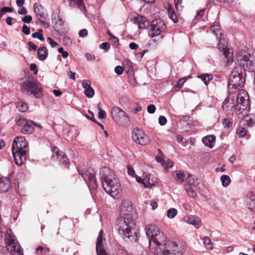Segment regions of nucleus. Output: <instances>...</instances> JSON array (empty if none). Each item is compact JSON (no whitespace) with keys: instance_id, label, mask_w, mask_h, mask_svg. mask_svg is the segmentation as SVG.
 Instances as JSON below:
<instances>
[{"instance_id":"ddd939ff","label":"nucleus","mask_w":255,"mask_h":255,"mask_svg":"<svg viewBox=\"0 0 255 255\" xmlns=\"http://www.w3.org/2000/svg\"><path fill=\"white\" fill-rule=\"evenodd\" d=\"M132 138L133 141L140 145H146L149 142L147 136L144 133L142 129L136 128L132 132Z\"/></svg>"},{"instance_id":"13d9d810","label":"nucleus","mask_w":255,"mask_h":255,"mask_svg":"<svg viewBox=\"0 0 255 255\" xmlns=\"http://www.w3.org/2000/svg\"><path fill=\"white\" fill-rule=\"evenodd\" d=\"M88 31L86 29H83L81 30L79 32V35L81 37H84L87 35Z\"/></svg>"},{"instance_id":"58836bf2","label":"nucleus","mask_w":255,"mask_h":255,"mask_svg":"<svg viewBox=\"0 0 255 255\" xmlns=\"http://www.w3.org/2000/svg\"><path fill=\"white\" fill-rule=\"evenodd\" d=\"M27 120L20 116H17L15 119V122L17 125L19 126H23L24 124H26Z\"/></svg>"},{"instance_id":"7ed1b4c3","label":"nucleus","mask_w":255,"mask_h":255,"mask_svg":"<svg viewBox=\"0 0 255 255\" xmlns=\"http://www.w3.org/2000/svg\"><path fill=\"white\" fill-rule=\"evenodd\" d=\"M238 63L246 72H254L255 71V54L251 50L248 49L240 52L238 56Z\"/></svg>"},{"instance_id":"39448f33","label":"nucleus","mask_w":255,"mask_h":255,"mask_svg":"<svg viewBox=\"0 0 255 255\" xmlns=\"http://www.w3.org/2000/svg\"><path fill=\"white\" fill-rule=\"evenodd\" d=\"M246 73L241 67H235L231 72L229 81V86L238 89L242 88L245 82Z\"/></svg>"},{"instance_id":"4c0bfd02","label":"nucleus","mask_w":255,"mask_h":255,"mask_svg":"<svg viewBox=\"0 0 255 255\" xmlns=\"http://www.w3.org/2000/svg\"><path fill=\"white\" fill-rule=\"evenodd\" d=\"M177 213L176 209L175 208H170L167 212V216L170 219L173 218Z\"/></svg>"},{"instance_id":"864d4df0","label":"nucleus","mask_w":255,"mask_h":255,"mask_svg":"<svg viewBox=\"0 0 255 255\" xmlns=\"http://www.w3.org/2000/svg\"><path fill=\"white\" fill-rule=\"evenodd\" d=\"M123 68L121 66H117L115 68V72L118 75H121L123 73Z\"/></svg>"},{"instance_id":"473e14b6","label":"nucleus","mask_w":255,"mask_h":255,"mask_svg":"<svg viewBox=\"0 0 255 255\" xmlns=\"http://www.w3.org/2000/svg\"><path fill=\"white\" fill-rule=\"evenodd\" d=\"M188 183L189 185H192L194 187L200 188V182L198 179H194L193 176L190 174H188Z\"/></svg>"},{"instance_id":"bf43d9fd","label":"nucleus","mask_w":255,"mask_h":255,"mask_svg":"<svg viewBox=\"0 0 255 255\" xmlns=\"http://www.w3.org/2000/svg\"><path fill=\"white\" fill-rule=\"evenodd\" d=\"M38 19H39V20L42 23H43V24H44V25H47V26H48V24L47 23H45L44 22V20H45V17L44 16V13H42L41 14H38V16H37Z\"/></svg>"},{"instance_id":"f704fd0d","label":"nucleus","mask_w":255,"mask_h":255,"mask_svg":"<svg viewBox=\"0 0 255 255\" xmlns=\"http://www.w3.org/2000/svg\"><path fill=\"white\" fill-rule=\"evenodd\" d=\"M203 243L205 248L208 250H211L213 249V243L211 240L207 237H205L203 239Z\"/></svg>"},{"instance_id":"0eeeda50","label":"nucleus","mask_w":255,"mask_h":255,"mask_svg":"<svg viewBox=\"0 0 255 255\" xmlns=\"http://www.w3.org/2000/svg\"><path fill=\"white\" fill-rule=\"evenodd\" d=\"M100 180L104 189L107 192L106 187L109 186L111 188L114 186V180H119L115 173L109 167H103L100 170Z\"/></svg>"},{"instance_id":"603ef678","label":"nucleus","mask_w":255,"mask_h":255,"mask_svg":"<svg viewBox=\"0 0 255 255\" xmlns=\"http://www.w3.org/2000/svg\"><path fill=\"white\" fill-rule=\"evenodd\" d=\"M32 17L30 15H26L22 18V21L26 23H29L32 21Z\"/></svg>"},{"instance_id":"8fccbe9b","label":"nucleus","mask_w":255,"mask_h":255,"mask_svg":"<svg viewBox=\"0 0 255 255\" xmlns=\"http://www.w3.org/2000/svg\"><path fill=\"white\" fill-rule=\"evenodd\" d=\"M58 52L62 54V55L63 58H65L68 56V52L64 51L63 47H60L58 50Z\"/></svg>"},{"instance_id":"2eb2a0df","label":"nucleus","mask_w":255,"mask_h":255,"mask_svg":"<svg viewBox=\"0 0 255 255\" xmlns=\"http://www.w3.org/2000/svg\"><path fill=\"white\" fill-rule=\"evenodd\" d=\"M12 151L15 163L18 165H22L26 159L27 150L12 148Z\"/></svg>"},{"instance_id":"a19ab883","label":"nucleus","mask_w":255,"mask_h":255,"mask_svg":"<svg viewBox=\"0 0 255 255\" xmlns=\"http://www.w3.org/2000/svg\"><path fill=\"white\" fill-rule=\"evenodd\" d=\"M98 109L99 110V118L100 119H105L106 116V113L105 111L101 109L100 104L98 105Z\"/></svg>"},{"instance_id":"423d86ee","label":"nucleus","mask_w":255,"mask_h":255,"mask_svg":"<svg viewBox=\"0 0 255 255\" xmlns=\"http://www.w3.org/2000/svg\"><path fill=\"white\" fill-rule=\"evenodd\" d=\"M5 236L6 250L13 255H22V249L18 242L14 239L11 230H6Z\"/></svg>"},{"instance_id":"774afa93","label":"nucleus","mask_w":255,"mask_h":255,"mask_svg":"<svg viewBox=\"0 0 255 255\" xmlns=\"http://www.w3.org/2000/svg\"><path fill=\"white\" fill-rule=\"evenodd\" d=\"M7 250L0 246V255H7Z\"/></svg>"},{"instance_id":"a878e982","label":"nucleus","mask_w":255,"mask_h":255,"mask_svg":"<svg viewBox=\"0 0 255 255\" xmlns=\"http://www.w3.org/2000/svg\"><path fill=\"white\" fill-rule=\"evenodd\" d=\"M175 180L179 183H181L185 180H188V176L186 177L184 171L181 170H177L172 173Z\"/></svg>"},{"instance_id":"79ce46f5","label":"nucleus","mask_w":255,"mask_h":255,"mask_svg":"<svg viewBox=\"0 0 255 255\" xmlns=\"http://www.w3.org/2000/svg\"><path fill=\"white\" fill-rule=\"evenodd\" d=\"M186 192L189 196L191 197H194L196 195V193L192 187L186 188Z\"/></svg>"},{"instance_id":"bb28decb","label":"nucleus","mask_w":255,"mask_h":255,"mask_svg":"<svg viewBox=\"0 0 255 255\" xmlns=\"http://www.w3.org/2000/svg\"><path fill=\"white\" fill-rule=\"evenodd\" d=\"M216 139V137L214 135H209L205 136L202 138V141L205 145L208 146L210 148L213 147Z\"/></svg>"},{"instance_id":"37998d69","label":"nucleus","mask_w":255,"mask_h":255,"mask_svg":"<svg viewBox=\"0 0 255 255\" xmlns=\"http://www.w3.org/2000/svg\"><path fill=\"white\" fill-rule=\"evenodd\" d=\"M32 36L33 38H37L41 41H44V38L43 34L40 32H36L32 34Z\"/></svg>"},{"instance_id":"de8ad7c7","label":"nucleus","mask_w":255,"mask_h":255,"mask_svg":"<svg viewBox=\"0 0 255 255\" xmlns=\"http://www.w3.org/2000/svg\"><path fill=\"white\" fill-rule=\"evenodd\" d=\"M158 121H159V124L161 126L165 125L167 122L166 118L163 116H159Z\"/></svg>"},{"instance_id":"9b49d317","label":"nucleus","mask_w":255,"mask_h":255,"mask_svg":"<svg viewBox=\"0 0 255 255\" xmlns=\"http://www.w3.org/2000/svg\"><path fill=\"white\" fill-rule=\"evenodd\" d=\"M165 29L164 22L161 19L153 20L150 25L149 30V35L153 37L161 34Z\"/></svg>"},{"instance_id":"69168bd1","label":"nucleus","mask_w":255,"mask_h":255,"mask_svg":"<svg viewBox=\"0 0 255 255\" xmlns=\"http://www.w3.org/2000/svg\"><path fill=\"white\" fill-rule=\"evenodd\" d=\"M75 74H76L75 72H73L71 71H70L68 72H67V75L68 76V77L70 79H71L74 80L75 79Z\"/></svg>"},{"instance_id":"4d7b16f0","label":"nucleus","mask_w":255,"mask_h":255,"mask_svg":"<svg viewBox=\"0 0 255 255\" xmlns=\"http://www.w3.org/2000/svg\"><path fill=\"white\" fill-rule=\"evenodd\" d=\"M156 108L154 105H150L147 107V112L150 114H153L155 112Z\"/></svg>"},{"instance_id":"052dcab7","label":"nucleus","mask_w":255,"mask_h":255,"mask_svg":"<svg viewBox=\"0 0 255 255\" xmlns=\"http://www.w3.org/2000/svg\"><path fill=\"white\" fill-rule=\"evenodd\" d=\"M223 124L225 127L229 128L232 124L230 120L225 119L223 121Z\"/></svg>"},{"instance_id":"cd10ccee","label":"nucleus","mask_w":255,"mask_h":255,"mask_svg":"<svg viewBox=\"0 0 255 255\" xmlns=\"http://www.w3.org/2000/svg\"><path fill=\"white\" fill-rule=\"evenodd\" d=\"M32 121L29 120L26 121V124H24L23 127L21 129V132L24 134H31L34 130V128L31 124Z\"/></svg>"},{"instance_id":"6e6552de","label":"nucleus","mask_w":255,"mask_h":255,"mask_svg":"<svg viewBox=\"0 0 255 255\" xmlns=\"http://www.w3.org/2000/svg\"><path fill=\"white\" fill-rule=\"evenodd\" d=\"M113 120L119 126H126L129 122V118L126 113L119 107H113L111 110Z\"/></svg>"},{"instance_id":"6e6d98bb","label":"nucleus","mask_w":255,"mask_h":255,"mask_svg":"<svg viewBox=\"0 0 255 255\" xmlns=\"http://www.w3.org/2000/svg\"><path fill=\"white\" fill-rule=\"evenodd\" d=\"M30 70L33 72V74L36 75L38 73V70L37 68V66L35 64L32 63L31 64L30 66Z\"/></svg>"},{"instance_id":"49530a36","label":"nucleus","mask_w":255,"mask_h":255,"mask_svg":"<svg viewBox=\"0 0 255 255\" xmlns=\"http://www.w3.org/2000/svg\"><path fill=\"white\" fill-rule=\"evenodd\" d=\"M100 48L105 50H108L110 48V45L108 42H104L99 45Z\"/></svg>"},{"instance_id":"c756f323","label":"nucleus","mask_w":255,"mask_h":255,"mask_svg":"<svg viewBox=\"0 0 255 255\" xmlns=\"http://www.w3.org/2000/svg\"><path fill=\"white\" fill-rule=\"evenodd\" d=\"M197 77L199 79H200L207 86L208 83L213 80V76L211 74H204L200 75H198Z\"/></svg>"},{"instance_id":"a211bd4d","label":"nucleus","mask_w":255,"mask_h":255,"mask_svg":"<svg viewBox=\"0 0 255 255\" xmlns=\"http://www.w3.org/2000/svg\"><path fill=\"white\" fill-rule=\"evenodd\" d=\"M27 146V142L25 139L22 136H18L14 140L12 148H17L18 150H26L25 148Z\"/></svg>"},{"instance_id":"20e7f679","label":"nucleus","mask_w":255,"mask_h":255,"mask_svg":"<svg viewBox=\"0 0 255 255\" xmlns=\"http://www.w3.org/2000/svg\"><path fill=\"white\" fill-rule=\"evenodd\" d=\"M21 90L28 95H33L35 98H39L42 96L41 88L36 79L32 77L24 79L21 85Z\"/></svg>"},{"instance_id":"393cba45","label":"nucleus","mask_w":255,"mask_h":255,"mask_svg":"<svg viewBox=\"0 0 255 255\" xmlns=\"http://www.w3.org/2000/svg\"><path fill=\"white\" fill-rule=\"evenodd\" d=\"M156 160L160 162L161 165L166 168H171L173 166V163L172 161H169L163 157V154H158L156 157Z\"/></svg>"},{"instance_id":"0e129e2a","label":"nucleus","mask_w":255,"mask_h":255,"mask_svg":"<svg viewBox=\"0 0 255 255\" xmlns=\"http://www.w3.org/2000/svg\"><path fill=\"white\" fill-rule=\"evenodd\" d=\"M129 47L131 49L136 50L138 48V45L134 42H131L129 44Z\"/></svg>"},{"instance_id":"680f3d73","label":"nucleus","mask_w":255,"mask_h":255,"mask_svg":"<svg viewBox=\"0 0 255 255\" xmlns=\"http://www.w3.org/2000/svg\"><path fill=\"white\" fill-rule=\"evenodd\" d=\"M28 45L29 47L30 50L36 51L37 49V46L31 41L28 42Z\"/></svg>"},{"instance_id":"c03bdc74","label":"nucleus","mask_w":255,"mask_h":255,"mask_svg":"<svg viewBox=\"0 0 255 255\" xmlns=\"http://www.w3.org/2000/svg\"><path fill=\"white\" fill-rule=\"evenodd\" d=\"M247 131L245 128L240 127L238 128L237 133L240 136H244L246 134Z\"/></svg>"},{"instance_id":"09e8293b","label":"nucleus","mask_w":255,"mask_h":255,"mask_svg":"<svg viewBox=\"0 0 255 255\" xmlns=\"http://www.w3.org/2000/svg\"><path fill=\"white\" fill-rule=\"evenodd\" d=\"M127 169L129 175L133 177L136 175L135 174L134 170H133L131 165H128Z\"/></svg>"},{"instance_id":"f03ea898","label":"nucleus","mask_w":255,"mask_h":255,"mask_svg":"<svg viewBox=\"0 0 255 255\" xmlns=\"http://www.w3.org/2000/svg\"><path fill=\"white\" fill-rule=\"evenodd\" d=\"M133 212L130 201L123 200L120 206V218L117 226L119 233L128 239H134L136 234L135 224L132 216Z\"/></svg>"},{"instance_id":"3c124183","label":"nucleus","mask_w":255,"mask_h":255,"mask_svg":"<svg viewBox=\"0 0 255 255\" xmlns=\"http://www.w3.org/2000/svg\"><path fill=\"white\" fill-rule=\"evenodd\" d=\"M13 9L11 7H3L0 9V12L2 14V15L5 13L6 12H11L12 11Z\"/></svg>"},{"instance_id":"e2e57ef3","label":"nucleus","mask_w":255,"mask_h":255,"mask_svg":"<svg viewBox=\"0 0 255 255\" xmlns=\"http://www.w3.org/2000/svg\"><path fill=\"white\" fill-rule=\"evenodd\" d=\"M27 10L24 7H22L20 9L18 10V13L21 15H24L27 14Z\"/></svg>"},{"instance_id":"412c9836","label":"nucleus","mask_w":255,"mask_h":255,"mask_svg":"<svg viewBox=\"0 0 255 255\" xmlns=\"http://www.w3.org/2000/svg\"><path fill=\"white\" fill-rule=\"evenodd\" d=\"M145 231L146 236L149 240L154 237V234H157L160 230L154 225H147L145 227Z\"/></svg>"},{"instance_id":"f8f14e48","label":"nucleus","mask_w":255,"mask_h":255,"mask_svg":"<svg viewBox=\"0 0 255 255\" xmlns=\"http://www.w3.org/2000/svg\"><path fill=\"white\" fill-rule=\"evenodd\" d=\"M211 31L216 36L217 39L219 40V49L222 51L223 54L225 56V57L228 58L227 52H228V54H229V52H228V49L226 45L224 44H223L221 41V36L222 35V33L221 32L220 28L219 25L217 23L216 24H214L210 27Z\"/></svg>"},{"instance_id":"aec40b11","label":"nucleus","mask_w":255,"mask_h":255,"mask_svg":"<svg viewBox=\"0 0 255 255\" xmlns=\"http://www.w3.org/2000/svg\"><path fill=\"white\" fill-rule=\"evenodd\" d=\"M52 152L55 153V155L53 154L51 156L54 160L58 159L63 163L68 162V158L65 154L61 151H59L57 147H54L52 149Z\"/></svg>"},{"instance_id":"f257e3e1","label":"nucleus","mask_w":255,"mask_h":255,"mask_svg":"<svg viewBox=\"0 0 255 255\" xmlns=\"http://www.w3.org/2000/svg\"><path fill=\"white\" fill-rule=\"evenodd\" d=\"M149 247L154 255H182L185 244L180 241H169L161 231L149 240Z\"/></svg>"},{"instance_id":"1a4fd4ad","label":"nucleus","mask_w":255,"mask_h":255,"mask_svg":"<svg viewBox=\"0 0 255 255\" xmlns=\"http://www.w3.org/2000/svg\"><path fill=\"white\" fill-rule=\"evenodd\" d=\"M78 172L89 188L95 189L97 187L95 173L92 168L89 167L85 169H79Z\"/></svg>"},{"instance_id":"c85d7f7f","label":"nucleus","mask_w":255,"mask_h":255,"mask_svg":"<svg viewBox=\"0 0 255 255\" xmlns=\"http://www.w3.org/2000/svg\"><path fill=\"white\" fill-rule=\"evenodd\" d=\"M48 51L46 47H40L38 50L37 55L39 59L40 60H45L48 56Z\"/></svg>"},{"instance_id":"dca6fc26","label":"nucleus","mask_w":255,"mask_h":255,"mask_svg":"<svg viewBox=\"0 0 255 255\" xmlns=\"http://www.w3.org/2000/svg\"><path fill=\"white\" fill-rule=\"evenodd\" d=\"M113 183H115L114 186L111 188L108 186L106 187L107 193L115 199L119 198L121 195V184L119 180H114Z\"/></svg>"},{"instance_id":"9d476101","label":"nucleus","mask_w":255,"mask_h":255,"mask_svg":"<svg viewBox=\"0 0 255 255\" xmlns=\"http://www.w3.org/2000/svg\"><path fill=\"white\" fill-rule=\"evenodd\" d=\"M236 104L237 108L241 113L245 110H248L249 106V96L247 91L244 90H240L237 96Z\"/></svg>"},{"instance_id":"7c9ffc66","label":"nucleus","mask_w":255,"mask_h":255,"mask_svg":"<svg viewBox=\"0 0 255 255\" xmlns=\"http://www.w3.org/2000/svg\"><path fill=\"white\" fill-rule=\"evenodd\" d=\"M248 208L255 213V194L252 195L247 201Z\"/></svg>"},{"instance_id":"b1692460","label":"nucleus","mask_w":255,"mask_h":255,"mask_svg":"<svg viewBox=\"0 0 255 255\" xmlns=\"http://www.w3.org/2000/svg\"><path fill=\"white\" fill-rule=\"evenodd\" d=\"M184 221L189 224L193 225L198 228L201 224V219L197 217L192 215H189L184 218Z\"/></svg>"},{"instance_id":"f3484780","label":"nucleus","mask_w":255,"mask_h":255,"mask_svg":"<svg viewBox=\"0 0 255 255\" xmlns=\"http://www.w3.org/2000/svg\"><path fill=\"white\" fill-rule=\"evenodd\" d=\"M104 232L103 230H101L98 235L97 244H96V252L97 255H110L104 249L103 245V236Z\"/></svg>"},{"instance_id":"338daca9","label":"nucleus","mask_w":255,"mask_h":255,"mask_svg":"<svg viewBox=\"0 0 255 255\" xmlns=\"http://www.w3.org/2000/svg\"><path fill=\"white\" fill-rule=\"evenodd\" d=\"M204 9H201L198 13L196 15V18L197 19H200V18L203 16L204 13Z\"/></svg>"},{"instance_id":"4be33fe9","label":"nucleus","mask_w":255,"mask_h":255,"mask_svg":"<svg viewBox=\"0 0 255 255\" xmlns=\"http://www.w3.org/2000/svg\"><path fill=\"white\" fill-rule=\"evenodd\" d=\"M10 185L9 178L0 175V193L6 192Z\"/></svg>"},{"instance_id":"ea45409f","label":"nucleus","mask_w":255,"mask_h":255,"mask_svg":"<svg viewBox=\"0 0 255 255\" xmlns=\"http://www.w3.org/2000/svg\"><path fill=\"white\" fill-rule=\"evenodd\" d=\"M149 178L147 176L144 177L142 180V184L145 188H151L154 185L149 183Z\"/></svg>"},{"instance_id":"5fc2aeb1","label":"nucleus","mask_w":255,"mask_h":255,"mask_svg":"<svg viewBox=\"0 0 255 255\" xmlns=\"http://www.w3.org/2000/svg\"><path fill=\"white\" fill-rule=\"evenodd\" d=\"M22 31L26 35H28L30 33V28L24 24L22 26Z\"/></svg>"},{"instance_id":"5701e85b","label":"nucleus","mask_w":255,"mask_h":255,"mask_svg":"<svg viewBox=\"0 0 255 255\" xmlns=\"http://www.w3.org/2000/svg\"><path fill=\"white\" fill-rule=\"evenodd\" d=\"M134 23L138 24L139 29L145 28L149 25V22L146 18L140 15H138L134 18Z\"/></svg>"},{"instance_id":"e433bc0d","label":"nucleus","mask_w":255,"mask_h":255,"mask_svg":"<svg viewBox=\"0 0 255 255\" xmlns=\"http://www.w3.org/2000/svg\"><path fill=\"white\" fill-rule=\"evenodd\" d=\"M221 180L222 185L224 187L228 186L231 182V179L229 176L223 175L221 177Z\"/></svg>"},{"instance_id":"72a5a7b5","label":"nucleus","mask_w":255,"mask_h":255,"mask_svg":"<svg viewBox=\"0 0 255 255\" xmlns=\"http://www.w3.org/2000/svg\"><path fill=\"white\" fill-rule=\"evenodd\" d=\"M16 107L19 111L22 112H25L28 109L27 104L21 100L17 102Z\"/></svg>"},{"instance_id":"c9c22d12","label":"nucleus","mask_w":255,"mask_h":255,"mask_svg":"<svg viewBox=\"0 0 255 255\" xmlns=\"http://www.w3.org/2000/svg\"><path fill=\"white\" fill-rule=\"evenodd\" d=\"M43 8L40 3H35L34 5V11L37 16H38V14L43 13Z\"/></svg>"},{"instance_id":"4468645a","label":"nucleus","mask_w":255,"mask_h":255,"mask_svg":"<svg viewBox=\"0 0 255 255\" xmlns=\"http://www.w3.org/2000/svg\"><path fill=\"white\" fill-rule=\"evenodd\" d=\"M222 108L228 115H232L235 113L236 115L242 114L241 111L237 108V104H235V101L233 99L226 98L222 104Z\"/></svg>"},{"instance_id":"a18cd8bd","label":"nucleus","mask_w":255,"mask_h":255,"mask_svg":"<svg viewBox=\"0 0 255 255\" xmlns=\"http://www.w3.org/2000/svg\"><path fill=\"white\" fill-rule=\"evenodd\" d=\"M174 4L177 10H181L183 6L181 5L182 0H174Z\"/></svg>"},{"instance_id":"6ab92c4d","label":"nucleus","mask_w":255,"mask_h":255,"mask_svg":"<svg viewBox=\"0 0 255 255\" xmlns=\"http://www.w3.org/2000/svg\"><path fill=\"white\" fill-rule=\"evenodd\" d=\"M83 88L84 89V93L85 95L89 98H92L94 94L95 91L91 87V82L89 80H84L82 83Z\"/></svg>"},{"instance_id":"2f4dec72","label":"nucleus","mask_w":255,"mask_h":255,"mask_svg":"<svg viewBox=\"0 0 255 255\" xmlns=\"http://www.w3.org/2000/svg\"><path fill=\"white\" fill-rule=\"evenodd\" d=\"M167 9L169 17L174 23H176L178 21V19L173 7L170 5H168Z\"/></svg>"}]
</instances>
